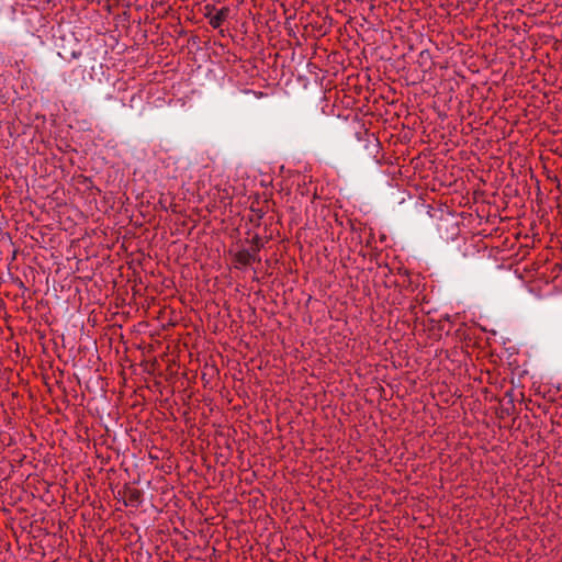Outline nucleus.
Listing matches in <instances>:
<instances>
[{
  "label": "nucleus",
  "mask_w": 562,
  "mask_h": 562,
  "mask_svg": "<svg viewBox=\"0 0 562 562\" xmlns=\"http://www.w3.org/2000/svg\"><path fill=\"white\" fill-rule=\"evenodd\" d=\"M229 9L226 7L221 8L215 12V14L210 15V25L213 29H218L223 22L228 18Z\"/></svg>",
  "instance_id": "1"
},
{
  "label": "nucleus",
  "mask_w": 562,
  "mask_h": 562,
  "mask_svg": "<svg viewBox=\"0 0 562 562\" xmlns=\"http://www.w3.org/2000/svg\"><path fill=\"white\" fill-rule=\"evenodd\" d=\"M237 262L244 266L250 265L252 261H256V254L250 252L248 250H241L236 256Z\"/></svg>",
  "instance_id": "2"
}]
</instances>
